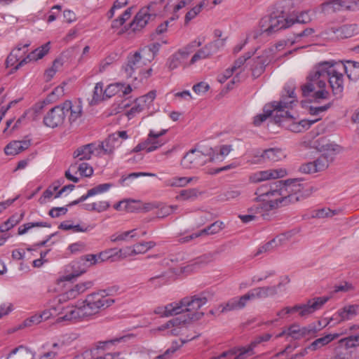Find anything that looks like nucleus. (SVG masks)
Returning <instances> with one entry per match:
<instances>
[{"label":"nucleus","mask_w":359,"mask_h":359,"mask_svg":"<svg viewBox=\"0 0 359 359\" xmlns=\"http://www.w3.org/2000/svg\"><path fill=\"white\" fill-rule=\"evenodd\" d=\"M344 74L351 81L359 79V62L324 61L318 63L307 77V83L302 88L304 96L311 95L315 99H326L329 96L327 81L334 95L344 90Z\"/></svg>","instance_id":"obj_1"},{"label":"nucleus","mask_w":359,"mask_h":359,"mask_svg":"<svg viewBox=\"0 0 359 359\" xmlns=\"http://www.w3.org/2000/svg\"><path fill=\"white\" fill-rule=\"evenodd\" d=\"M304 184L300 179H289L259 186L255 192L257 203L250 208L256 214L265 217L273 208L299 201L302 197Z\"/></svg>","instance_id":"obj_2"},{"label":"nucleus","mask_w":359,"mask_h":359,"mask_svg":"<svg viewBox=\"0 0 359 359\" xmlns=\"http://www.w3.org/2000/svg\"><path fill=\"white\" fill-rule=\"evenodd\" d=\"M207 298L201 296H191L182 298L176 302L178 309L177 315L181 316L175 318L158 327V331L165 332L166 334L183 335L188 329L187 323L201 319L204 313L201 307L207 303Z\"/></svg>","instance_id":"obj_3"},{"label":"nucleus","mask_w":359,"mask_h":359,"mask_svg":"<svg viewBox=\"0 0 359 359\" xmlns=\"http://www.w3.org/2000/svg\"><path fill=\"white\" fill-rule=\"evenodd\" d=\"M65 302L60 301V298H58L56 301L50 302L48 308L41 313L26 319L23 323L24 327L39 324L42 320H46L51 318H56V322L58 323L72 322L85 318L81 304L65 305L64 304Z\"/></svg>","instance_id":"obj_4"},{"label":"nucleus","mask_w":359,"mask_h":359,"mask_svg":"<svg viewBox=\"0 0 359 359\" xmlns=\"http://www.w3.org/2000/svg\"><path fill=\"white\" fill-rule=\"evenodd\" d=\"M158 47L156 44L145 46L135 53L128 54L126 62L122 66L121 73L127 79L137 80L139 77L151 76V68L144 67L149 64L156 57Z\"/></svg>","instance_id":"obj_5"},{"label":"nucleus","mask_w":359,"mask_h":359,"mask_svg":"<svg viewBox=\"0 0 359 359\" xmlns=\"http://www.w3.org/2000/svg\"><path fill=\"white\" fill-rule=\"evenodd\" d=\"M297 102L294 93V87L292 84H287L284 88L283 94L280 101L273 102L265 104L263 109V113L257 114L254 117L253 124L255 126H260L267 118L274 114L276 122H280V117L289 116L290 109L292 105Z\"/></svg>","instance_id":"obj_6"},{"label":"nucleus","mask_w":359,"mask_h":359,"mask_svg":"<svg viewBox=\"0 0 359 359\" xmlns=\"http://www.w3.org/2000/svg\"><path fill=\"white\" fill-rule=\"evenodd\" d=\"M82 112V106L80 103L65 100L46 114L43 117V123L48 128H55L61 126L67 116L69 123L73 124L81 118Z\"/></svg>","instance_id":"obj_7"},{"label":"nucleus","mask_w":359,"mask_h":359,"mask_svg":"<svg viewBox=\"0 0 359 359\" xmlns=\"http://www.w3.org/2000/svg\"><path fill=\"white\" fill-rule=\"evenodd\" d=\"M281 287L282 285L280 283L276 286L254 288L240 297H233L229 299L225 304L219 305L218 310L222 313H224L242 309L247 305L249 301L264 299L278 294V290Z\"/></svg>","instance_id":"obj_8"},{"label":"nucleus","mask_w":359,"mask_h":359,"mask_svg":"<svg viewBox=\"0 0 359 359\" xmlns=\"http://www.w3.org/2000/svg\"><path fill=\"white\" fill-rule=\"evenodd\" d=\"M114 299L105 290L88 294L81 303L85 318L94 316L111 306Z\"/></svg>","instance_id":"obj_9"},{"label":"nucleus","mask_w":359,"mask_h":359,"mask_svg":"<svg viewBox=\"0 0 359 359\" xmlns=\"http://www.w3.org/2000/svg\"><path fill=\"white\" fill-rule=\"evenodd\" d=\"M330 299L328 296L318 297L309 299L306 304H297L294 306H286L278 311L276 316L280 318H285L287 315L298 312L299 316L305 318L315 311L320 309Z\"/></svg>","instance_id":"obj_10"},{"label":"nucleus","mask_w":359,"mask_h":359,"mask_svg":"<svg viewBox=\"0 0 359 359\" xmlns=\"http://www.w3.org/2000/svg\"><path fill=\"white\" fill-rule=\"evenodd\" d=\"M283 13L284 11L273 12L270 15L262 17L259 21L258 26L268 36L280 29L292 27L294 25V20L290 17H285Z\"/></svg>","instance_id":"obj_11"},{"label":"nucleus","mask_w":359,"mask_h":359,"mask_svg":"<svg viewBox=\"0 0 359 359\" xmlns=\"http://www.w3.org/2000/svg\"><path fill=\"white\" fill-rule=\"evenodd\" d=\"M218 159V154H215L211 148L207 153H204L198 149H191L183 156L181 160V165L185 169L197 168L204 165L208 162Z\"/></svg>","instance_id":"obj_12"},{"label":"nucleus","mask_w":359,"mask_h":359,"mask_svg":"<svg viewBox=\"0 0 359 359\" xmlns=\"http://www.w3.org/2000/svg\"><path fill=\"white\" fill-rule=\"evenodd\" d=\"M324 127L318 126L305 135L301 144L306 149H313L318 151H325L333 149V145L325 136L318 137L324 132Z\"/></svg>","instance_id":"obj_13"},{"label":"nucleus","mask_w":359,"mask_h":359,"mask_svg":"<svg viewBox=\"0 0 359 359\" xmlns=\"http://www.w3.org/2000/svg\"><path fill=\"white\" fill-rule=\"evenodd\" d=\"M203 37H198L187 46L179 49L172 54L166 62V66L170 70H174L181 65L188 59L190 53L192 52V47H200L204 42Z\"/></svg>","instance_id":"obj_14"},{"label":"nucleus","mask_w":359,"mask_h":359,"mask_svg":"<svg viewBox=\"0 0 359 359\" xmlns=\"http://www.w3.org/2000/svg\"><path fill=\"white\" fill-rule=\"evenodd\" d=\"M323 327V323L321 320L304 327H301L298 324H293L287 327V337L292 339L313 337Z\"/></svg>","instance_id":"obj_15"},{"label":"nucleus","mask_w":359,"mask_h":359,"mask_svg":"<svg viewBox=\"0 0 359 359\" xmlns=\"http://www.w3.org/2000/svg\"><path fill=\"white\" fill-rule=\"evenodd\" d=\"M156 91L151 90L146 95L136 98L130 104H126L124 106L125 108L130 107L129 109L126 111V116L128 119H132L146 109H149L156 98Z\"/></svg>","instance_id":"obj_16"},{"label":"nucleus","mask_w":359,"mask_h":359,"mask_svg":"<svg viewBox=\"0 0 359 359\" xmlns=\"http://www.w3.org/2000/svg\"><path fill=\"white\" fill-rule=\"evenodd\" d=\"M98 262L96 255L90 254L84 255L81 257L79 260L73 262L72 263L73 272L70 274L62 276L57 280V282L70 281L73 278L84 273L86 271L88 267L95 265Z\"/></svg>","instance_id":"obj_17"},{"label":"nucleus","mask_w":359,"mask_h":359,"mask_svg":"<svg viewBox=\"0 0 359 359\" xmlns=\"http://www.w3.org/2000/svg\"><path fill=\"white\" fill-rule=\"evenodd\" d=\"M326 37L332 39H344L353 37L359 34V27L356 24H345L339 26H330L325 32Z\"/></svg>","instance_id":"obj_18"},{"label":"nucleus","mask_w":359,"mask_h":359,"mask_svg":"<svg viewBox=\"0 0 359 359\" xmlns=\"http://www.w3.org/2000/svg\"><path fill=\"white\" fill-rule=\"evenodd\" d=\"M271 337V334L269 333L257 336L249 345L239 348L235 354L231 353H224L218 357L217 359H221L226 355H230L231 359H245L255 354L254 348L258 344L269 341Z\"/></svg>","instance_id":"obj_19"},{"label":"nucleus","mask_w":359,"mask_h":359,"mask_svg":"<svg viewBox=\"0 0 359 359\" xmlns=\"http://www.w3.org/2000/svg\"><path fill=\"white\" fill-rule=\"evenodd\" d=\"M322 12L330 13L340 11H359V0H327L320 5Z\"/></svg>","instance_id":"obj_20"},{"label":"nucleus","mask_w":359,"mask_h":359,"mask_svg":"<svg viewBox=\"0 0 359 359\" xmlns=\"http://www.w3.org/2000/svg\"><path fill=\"white\" fill-rule=\"evenodd\" d=\"M359 314V304H347L339 309L331 318L324 319L323 326L325 327L332 322L334 324H339L344 321L353 319Z\"/></svg>","instance_id":"obj_21"},{"label":"nucleus","mask_w":359,"mask_h":359,"mask_svg":"<svg viewBox=\"0 0 359 359\" xmlns=\"http://www.w3.org/2000/svg\"><path fill=\"white\" fill-rule=\"evenodd\" d=\"M156 6V4L152 3L147 7H144L140 10L130 24L134 31L140 30L147 25L149 20L154 19L156 15V13L154 12V8Z\"/></svg>","instance_id":"obj_22"},{"label":"nucleus","mask_w":359,"mask_h":359,"mask_svg":"<svg viewBox=\"0 0 359 359\" xmlns=\"http://www.w3.org/2000/svg\"><path fill=\"white\" fill-rule=\"evenodd\" d=\"M103 146L99 142H92L79 147L73 153V157L79 161L89 160L93 156H103Z\"/></svg>","instance_id":"obj_23"},{"label":"nucleus","mask_w":359,"mask_h":359,"mask_svg":"<svg viewBox=\"0 0 359 359\" xmlns=\"http://www.w3.org/2000/svg\"><path fill=\"white\" fill-rule=\"evenodd\" d=\"M93 286L92 281L80 282L74 285H72L67 290L58 296L60 301L73 300L85 293L88 290Z\"/></svg>","instance_id":"obj_24"},{"label":"nucleus","mask_w":359,"mask_h":359,"mask_svg":"<svg viewBox=\"0 0 359 359\" xmlns=\"http://www.w3.org/2000/svg\"><path fill=\"white\" fill-rule=\"evenodd\" d=\"M286 174L287 172L285 169L283 168L261 170L250 175L249 177V180L252 183H258L265 180L283 177L286 175Z\"/></svg>","instance_id":"obj_25"},{"label":"nucleus","mask_w":359,"mask_h":359,"mask_svg":"<svg viewBox=\"0 0 359 359\" xmlns=\"http://www.w3.org/2000/svg\"><path fill=\"white\" fill-rule=\"evenodd\" d=\"M329 165V160L325 155L320 156L316 161L301 165V172L312 174L325 170Z\"/></svg>","instance_id":"obj_26"},{"label":"nucleus","mask_w":359,"mask_h":359,"mask_svg":"<svg viewBox=\"0 0 359 359\" xmlns=\"http://www.w3.org/2000/svg\"><path fill=\"white\" fill-rule=\"evenodd\" d=\"M167 132V129H161L158 132L153 130L149 131L146 140L149 147L148 148V153L157 150L165 144L166 142L163 139H160V137L165 135Z\"/></svg>","instance_id":"obj_27"},{"label":"nucleus","mask_w":359,"mask_h":359,"mask_svg":"<svg viewBox=\"0 0 359 359\" xmlns=\"http://www.w3.org/2000/svg\"><path fill=\"white\" fill-rule=\"evenodd\" d=\"M272 60L271 55L266 54V50L262 55L250 60L251 70L253 76H258L260 75L263 72L265 67Z\"/></svg>","instance_id":"obj_28"},{"label":"nucleus","mask_w":359,"mask_h":359,"mask_svg":"<svg viewBox=\"0 0 359 359\" xmlns=\"http://www.w3.org/2000/svg\"><path fill=\"white\" fill-rule=\"evenodd\" d=\"M289 116H284L283 118L288 119V124L287 126L289 130L293 133H302L306 130H308L311 125L316 123L320 119V118H317L315 119H304L301 120L299 122H295L292 120L293 116L290 113Z\"/></svg>","instance_id":"obj_29"},{"label":"nucleus","mask_w":359,"mask_h":359,"mask_svg":"<svg viewBox=\"0 0 359 359\" xmlns=\"http://www.w3.org/2000/svg\"><path fill=\"white\" fill-rule=\"evenodd\" d=\"M147 234L146 231H142L141 234L137 232V229H133L126 231H118L110 236V241L114 243L129 242L134 239H137Z\"/></svg>","instance_id":"obj_30"},{"label":"nucleus","mask_w":359,"mask_h":359,"mask_svg":"<svg viewBox=\"0 0 359 359\" xmlns=\"http://www.w3.org/2000/svg\"><path fill=\"white\" fill-rule=\"evenodd\" d=\"M252 56V54L248 53L247 56L240 57L238 58L231 66V69L233 70L235 73V76L233 77V79L229 83L227 84L228 89H232L233 86L235 83H238L241 80V74L244 70L243 65L247 60L250 59Z\"/></svg>","instance_id":"obj_31"},{"label":"nucleus","mask_w":359,"mask_h":359,"mask_svg":"<svg viewBox=\"0 0 359 359\" xmlns=\"http://www.w3.org/2000/svg\"><path fill=\"white\" fill-rule=\"evenodd\" d=\"M164 4V11L171 14L170 19L175 20L179 18L178 12L187 4L186 0H161Z\"/></svg>","instance_id":"obj_32"},{"label":"nucleus","mask_w":359,"mask_h":359,"mask_svg":"<svg viewBox=\"0 0 359 359\" xmlns=\"http://www.w3.org/2000/svg\"><path fill=\"white\" fill-rule=\"evenodd\" d=\"M133 89L130 85L117 82L108 85L104 89L106 98H110L118 93L121 92L123 95H127L132 92Z\"/></svg>","instance_id":"obj_33"},{"label":"nucleus","mask_w":359,"mask_h":359,"mask_svg":"<svg viewBox=\"0 0 359 359\" xmlns=\"http://www.w3.org/2000/svg\"><path fill=\"white\" fill-rule=\"evenodd\" d=\"M224 227V224L222 222L220 221H216L210 226H208L207 228H205L202 230H201L198 233H194L189 236L183 238L182 242H188L190 240H192L195 238H198L199 236H201L203 235H212L215 234L218 232H219L221 230H222Z\"/></svg>","instance_id":"obj_34"},{"label":"nucleus","mask_w":359,"mask_h":359,"mask_svg":"<svg viewBox=\"0 0 359 359\" xmlns=\"http://www.w3.org/2000/svg\"><path fill=\"white\" fill-rule=\"evenodd\" d=\"M50 42H48L43 46L35 49L34 51L30 53L26 57L23 58L22 61L16 66V69L22 67L25 64H27L31 60H37L44 57L50 50Z\"/></svg>","instance_id":"obj_35"},{"label":"nucleus","mask_w":359,"mask_h":359,"mask_svg":"<svg viewBox=\"0 0 359 359\" xmlns=\"http://www.w3.org/2000/svg\"><path fill=\"white\" fill-rule=\"evenodd\" d=\"M294 43V41L292 39L283 40L277 43L276 45L271 46L269 49H266V54L271 55V57L272 60H274L277 57L282 56L281 54H279L281 51L284 50L286 47H290L292 44ZM291 50H287L285 52L283 55H286L287 53H290Z\"/></svg>","instance_id":"obj_36"},{"label":"nucleus","mask_w":359,"mask_h":359,"mask_svg":"<svg viewBox=\"0 0 359 359\" xmlns=\"http://www.w3.org/2000/svg\"><path fill=\"white\" fill-rule=\"evenodd\" d=\"M346 333H347L346 331H345V332H342L341 333L327 334L325 335L324 337L318 338V339H316L315 341H313L310 344V346L308 347V349H309L311 351H316V350L327 345L332 341L338 339L341 335L346 334Z\"/></svg>","instance_id":"obj_37"},{"label":"nucleus","mask_w":359,"mask_h":359,"mask_svg":"<svg viewBox=\"0 0 359 359\" xmlns=\"http://www.w3.org/2000/svg\"><path fill=\"white\" fill-rule=\"evenodd\" d=\"M30 146V141H12L4 148V152L6 155L15 156L26 150Z\"/></svg>","instance_id":"obj_38"},{"label":"nucleus","mask_w":359,"mask_h":359,"mask_svg":"<svg viewBox=\"0 0 359 359\" xmlns=\"http://www.w3.org/2000/svg\"><path fill=\"white\" fill-rule=\"evenodd\" d=\"M28 46V44H25L22 47L18 46L13 50L6 60V66L12 67L16 70V66L22 61V60H20V57H21L22 54L25 53V49L27 48Z\"/></svg>","instance_id":"obj_39"},{"label":"nucleus","mask_w":359,"mask_h":359,"mask_svg":"<svg viewBox=\"0 0 359 359\" xmlns=\"http://www.w3.org/2000/svg\"><path fill=\"white\" fill-rule=\"evenodd\" d=\"M197 181L198 177H174L165 180L164 185L169 187L181 188L186 187L193 182H196Z\"/></svg>","instance_id":"obj_40"},{"label":"nucleus","mask_w":359,"mask_h":359,"mask_svg":"<svg viewBox=\"0 0 359 359\" xmlns=\"http://www.w3.org/2000/svg\"><path fill=\"white\" fill-rule=\"evenodd\" d=\"M99 144L103 146V155L110 154L114 150L122 144V141L117 137H114V133L110 135L108 138L104 141L99 142Z\"/></svg>","instance_id":"obj_41"},{"label":"nucleus","mask_w":359,"mask_h":359,"mask_svg":"<svg viewBox=\"0 0 359 359\" xmlns=\"http://www.w3.org/2000/svg\"><path fill=\"white\" fill-rule=\"evenodd\" d=\"M286 154L283 150L278 148H271L264 150L261 157L265 161L276 162L285 158Z\"/></svg>","instance_id":"obj_42"},{"label":"nucleus","mask_w":359,"mask_h":359,"mask_svg":"<svg viewBox=\"0 0 359 359\" xmlns=\"http://www.w3.org/2000/svg\"><path fill=\"white\" fill-rule=\"evenodd\" d=\"M287 240V236L285 233H283L277 236L273 240L267 242L262 246H261L257 252V254L262 253L264 252L270 251L273 248H276L278 245H283Z\"/></svg>","instance_id":"obj_43"},{"label":"nucleus","mask_w":359,"mask_h":359,"mask_svg":"<svg viewBox=\"0 0 359 359\" xmlns=\"http://www.w3.org/2000/svg\"><path fill=\"white\" fill-rule=\"evenodd\" d=\"M32 352L23 346H20L14 348L6 357V359H33Z\"/></svg>","instance_id":"obj_44"},{"label":"nucleus","mask_w":359,"mask_h":359,"mask_svg":"<svg viewBox=\"0 0 359 359\" xmlns=\"http://www.w3.org/2000/svg\"><path fill=\"white\" fill-rule=\"evenodd\" d=\"M110 204L107 201H98L93 203H84L82 208L89 212H102L108 210Z\"/></svg>","instance_id":"obj_45"},{"label":"nucleus","mask_w":359,"mask_h":359,"mask_svg":"<svg viewBox=\"0 0 359 359\" xmlns=\"http://www.w3.org/2000/svg\"><path fill=\"white\" fill-rule=\"evenodd\" d=\"M196 336L191 335L190 337H187L186 338L181 337L180 341V344H178L177 341L173 342L172 347L169 348L165 351L163 354L158 355L156 357V359H169L170 356L184 344L187 343L189 341H191L195 339Z\"/></svg>","instance_id":"obj_46"},{"label":"nucleus","mask_w":359,"mask_h":359,"mask_svg":"<svg viewBox=\"0 0 359 359\" xmlns=\"http://www.w3.org/2000/svg\"><path fill=\"white\" fill-rule=\"evenodd\" d=\"M177 306L176 302L168 304L165 306H158L155 309L154 313L162 317H168L177 315Z\"/></svg>","instance_id":"obj_47"},{"label":"nucleus","mask_w":359,"mask_h":359,"mask_svg":"<svg viewBox=\"0 0 359 359\" xmlns=\"http://www.w3.org/2000/svg\"><path fill=\"white\" fill-rule=\"evenodd\" d=\"M58 228L65 231L72 230L73 233L87 232L91 229L88 225L74 224L69 220L61 222Z\"/></svg>","instance_id":"obj_48"},{"label":"nucleus","mask_w":359,"mask_h":359,"mask_svg":"<svg viewBox=\"0 0 359 359\" xmlns=\"http://www.w3.org/2000/svg\"><path fill=\"white\" fill-rule=\"evenodd\" d=\"M212 55L208 47L205 44L203 48L198 50L191 57L189 66L193 65L201 60L208 59Z\"/></svg>","instance_id":"obj_49"},{"label":"nucleus","mask_w":359,"mask_h":359,"mask_svg":"<svg viewBox=\"0 0 359 359\" xmlns=\"http://www.w3.org/2000/svg\"><path fill=\"white\" fill-rule=\"evenodd\" d=\"M339 346L345 349H350L359 346V333L341 339L338 341Z\"/></svg>","instance_id":"obj_50"},{"label":"nucleus","mask_w":359,"mask_h":359,"mask_svg":"<svg viewBox=\"0 0 359 359\" xmlns=\"http://www.w3.org/2000/svg\"><path fill=\"white\" fill-rule=\"evenodd\" d=\"M206 5V1L203 0L190 9L185 15L184 24L188 25L191 20L194 19L202 11Z\"/></svg>","instance_id":"obj_51"},{"label":"nucleus","mask_w":359,"mask_h":359,"mask_svg":"<svg viewBox=\"0 0 359 359\" xmlns=\"http://www.w3.org/2000/svg\"><path fill=\"white\" fill-rule=\"evenodd\" d=\"M154 241H144L137 243L133 245V254L135 255L144 254L156 246Z\"/></svg>","instance_id":"obj_52"},{"label":"nucleus","mask_w":359,"mask_h":359,"mask_svg":"<svg viewBox=\"0 0 359 359\" xmlns=\"http://www.w3.org/2000/svg\"><path fill=\"white\" fill-rule=\"evenodd\" d=\"M200 194L197 189H188L182 190L175 198L177 201H193L196 199Z\"/></svg>","instance_id":"obj_53"},{"label":"nucleus","mask_w":359,"mask_h":359,"mask_svg":"<svg viewBox=\"0 0 359 359\" xmlns=\"http://www.w3.org/2000/svg\"><path fill=\"white\" fill-rule=\"evenodd\" d=\"M65 83L57 86L48 95L44 102L53 103L57 102L65 94Z\"/></svg>","instance_id":"obj_54"},{"label":"nucleus","mask_w":359,"mask_h":359,"mask_svg":"<svg viewBox=\"0 0 359 359\" xmlns=\"http://www.w3.org/2000/svg\"><path fill=\"white\" fill-rule=\"evenodd\" d=\"M119 341L120 339H114L107 341H100L95 344L92 349L100 351V353L101 351H109L111 349L112 346H115Z\"/></svg>","instance_id":"obj_55"},{"label":"nucleus","mask_w":359,"mask_h":359,"mask_svg":"<svg viewBox=\"0 0 359 359\" xmlns=\"http://www.w3.org/2000/svg\"><path fill=\"white\" fill-rule=\"evenodd\" d=\"M103 88L104 83L102 82H98L95 84L91 101L92 104H97L100 101L107 99L104 95V90Z\"/></svg>","instance_id":"obj_56"},{"label":"nucleus","mask_w":359,"mask_h":359,"mask_svg":"<svg viewBox=\"0 0 359 359\" xmlns=\"http://www.w3.org/2000/svg\"><path fill=\"white\" fill-rule=\"evenodd\" d=\"M34 227H50V225L46 222H28L18 227V233L19 235L25 234Z\"/></svg>","instance_id":"obj_57"},{"label":"nucleus","mask_w":359,"mask_h":359,"mask_svg":"<svg viewBox=\"0 0 359 359\" xmlns=\"http://www.w3.org/2000/svg\"><path fill=\"white\" fill-rule=\"evenodd\" d=\"M73 165L76 167V172L83 177H90L93 174V169L88 163L83 162L79 164L74 163Z\"/></svg>","instance_id":"obj_58"},{"label":"nucleus","mask_w":359,"mask_h":359,"mask_svg":"<svg viewBox=\"0 0 359 359\" xmlns=\"http://www.w3.org/2000/svg\"><path fill=\"white\" fill-rule=\"evenodd\" d=\"M62 62L60 60H55L52 66L47 69L44 73V77L47 81H50L56 72L62 67Z\"/></svg>","instance_id":"obj_59"},{"label":"nucleus","mask_w":359,"mask_h":359,"mask_svg":"<svg viewBox=\"0 0 359 359\" xmlns=\"http://www.w3.org/2000/svg\"><path fill=\"white\" fill-rule=\"evenodd\" d=\"M226 41V39H216L206 45L213 55L224 47Z\"/></svg>","instance_id":"obj_60"},{"label":"nucleus","mask_w":359,"mask_h":359,"mask_svg":"<svg viewBox=\"0 0 359 359\" xmlns=\"http://www.w3.org/2000/svg\"><path fill=\"white\" fill-rule=\"evenodd\" d=\"M113 184L111 183H104L99 184L90 189H89L90 195L91 196H95L97 195H100L107 192L111 187Z\"/></svg>","instance_id":"obj_61"},{"label":"nucleus","mask_w":359,"mask_h":359,"mask_svg":"<svg viewBox=\"0 0 359 359\" xmlns=\"http://www.w3.org/2000/svg\"><path fill=\"white\" fill-rule=\"evenodd\" d=\"M336 214V210H332L328 208H323L313 210L312 212V217L314 218H325L332 217Z\"/></svg>","instance_id":"obj_62"},{"label":"nucleus","mask_w":359,"mask_h":359,"mask_svg":"<svg viewBox=\"0 0 359 359\" xmlns=\"http://www.w3.org/2000/svg\"><path fill=\"white\" fill-rule=\"evenodd\" d=\"M210 88V85L205 81H201L194 84L192 90L198 96H203Z\"/></svg>","instance_id":"obj_63"},{"label":"nucleus","mask_w":359,"mask_h":359,"mask_svg":"<svg viewBox=\"0 0 359 359\" xmlns=\"http://www.w3.org/2000/svg\"><path fill=\"white\" fill-rule=\"evenodd\" d=\"M115 249H109L104 251H102L100 252L99 254L96 255L97 262H103L105 261H107L109 259H111L114 261L113 259L116 255H114Z\"/></svg>","instance_id":"obj_64"}]
</instances>
